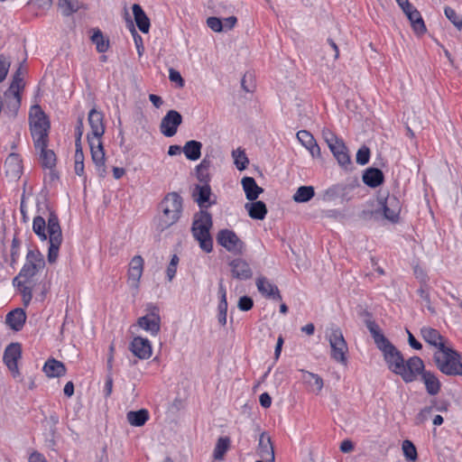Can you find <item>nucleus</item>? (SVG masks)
Segmentation results:
<instances>
[{
	"label": "nucleus",
	"instance_id": "obj_35",
	"mask_svg": "<svg viewBox=\"0 0 462 462\" xmlns=\"http://www.w3.org/2000/svg\"><path fill=\"white\" fill-rule=\"evenodd\" d=\"M407 18L410 21L415 34L420 36L427 32L424 20L418 9H414L412 13H409V16Z\"/></svg>",
	"mask_w": 462,
	"mask_h": 462
},
{
	"label": "nucleus",
	"instance_id": "obj_33",
	"mask_svg": "<svg viewBox=\"0 0 462 462\" xmlns=\"http://www.w3.org/2000/svg\"><path fill=\"white\" fill-rule=\"evenodd\" d=\"M347 185L336 184L323 191L321 199L324 201H333L337 198L345 199L346 196Z\"/></svg>",
	"mask_w": 462,
	"mask_h": 462
},
{
	"label": "nucleus",
	"instance_id": "obj_32",
	"mask_svg": "<svg viewBox=\"0 0 462 462\" xmlns=\"http://www.w3.org/2000/svg\"><path fill=\"white\" fill-rule=\"evenodd\" d=\"M191 234L203 252L209 254L213 251V237L210 230L191 232Z\"/></svg>",
	"mask_w": 462,
	"mask_h": 462
},
{
	"label": "nucleus",
	"instance_id": "obj_26",
	"mask_svg": "<svg viewBox=\"0 0 462 462\" xmlns=\"http://www.w3.org/2000/svg\"><path fill=\"white\" fill-rule=\"evenodd\" d=\"M132 11L134 22L143 33H148L151 26L150 19L139 4H134Z\"/></svg>",
	"mask_w": 462,
	"mask_h": 462
},
{
	"label": "nucleus",
	"instance_id": "obj_57",
	"mask_svg": "<svg viewBox=\"0 0 462 462\" xmlns=\"http://www.w3.org/2000/svg\"><path fill=\"white\" fill-rule=\"evenodd\" d=\"M18 290L22 294L23 305L27 307L32 299V288L24 284Z\"/></svg>",
	"mask_w": 462,
	"mask_h": 462
},
{
	"label": "nucleus",
	"instance_id": "obj_16",
	"mask_svg": "<svg viewBox=\"0 0 462 462\" xmlns=\"http://www.w3.org/2000/svg\"><path fill=\"white\" fill-rule=\"evenodd\" d=\"M256 287L258 291L263 296L264 298L273 300H282V295L280 293V291L278 287L270 282L267 278L261 276L257 278L256 280Z\"/></svg>",
	"mask_w": 462,
	"mask_h": 462
},
{
	"label": "nucleus",
	"instance_id": "obj_53",
	"mask_svg": "<svg viewBox=\"0 0 462 462\" xmlns=\"http://www.w3.org/2000/svg\"><path fill=\"white\" fill-rule=\"evenodd\" d=\"M207 25L215 32H224L223 21L217 16H210L207 19Z\"/></svg>",
	"mask_w": 462,
	"mask_h": 462
},
{
	"label": "nucleus",
	"instance_id": "obj_14",
	"mask_svg": "<svg viewBox=\"0 0 462 462\" xmlns=\"http://www.w3.org/2000/svg\"><path fill=\"white\" fill-rule=\"evenodd\" d=\"M232 277L236 280L245 281L253 276V271L249 263L242 259L236 258L229 263Z\"/></svg>",
	"mask_w": 462,
	"mask_h": 462
},
{
	"label": "nucleus",
	"instance_id": "obj_5",
	"mask_svg": "<svg viewBox=\"0 0 462 462\" xmlns=\"http://www.w3.org/2000/svg\"><path fill=\"white\" fill-rule=\"evenodd\" d=\"M438 369L449 376L462 375L461 355L452 347L447 346L433 356Z\"/></svg>",
	"mask_w": 462,
	"mask_h": 462
},
{
	"label": "nucleus",
	"instance_id": "obj_13",
	"mask_svg": "<svg viewBox=\"0 0 462 462\" xmlns=\"http://www.w3.org/2000/svg\"><path fill=\"white\" fill-rule=\"evenodd\" d=\"M182 124V116L177 110H169L162 117L160 131L166 137L176 134L178 127Z\"/></svg>",
	"mask_w": 462,
	"mask_h": 462
},
{
	"label": "nucleus",
	"instance_id": "obj_34",
	"mask_svg": "<svg viewBox=\"0 0 462 462\" xmlns=\"http://www.w3.org/2000/svg\"><path fill=\"white\" fill-rule=\"evenodd\" d=\"M201 149L202 143L200 142L190 140L184 144L182 152L188 160L197 161L201 156Z\"/></svg>",
	"mask_w": 462,
	"mask_h": 462
},
{
	"label": "nucleus",
	"instance_id": "obj_38",
	"mask_svg": "<svg viewBox=\"0 0 462 462\" xmlns=\"http://www.w3.org/2000/svg\"><path fill=\"white\" fill-rule=\"evenodd\" d=\"M315 196V189L312 186H300L293 194L292 199L298 203L309 202Z\"/></svg>",
	"mask_w": 462,
	"mask_h": 462
},
{
	"label": "nucleus",
	"instance_id": "obj_60",
	"mask_svg": "<svg viewBox=\"0 0 462 462\" xmlns=\"http://www.w3.org/2000/svg\"><path fill=\"white\" fill-rule=\"evenodd\" d=\"M169 79L171 82L176 83L180 88H182L185 84V81L181 77L180 73L173 68H171L169 69Z\"/></svg>",
	"mask_w": 462,
	"mask_h": 462
},
{
	"label": "nucleus",
	"instance_id": "obj_3",
	"mask_svg": "<svg viewBox=\"0 0 462 462\" xmlns=\"http://www.w3.org/2000/svg\"><path fill=\"white\" fill-rule=\"evenodd\" d=\"M383 359L388 369L401 376L406 383L417 380L419 373L423 370V360L420 356H414L405 360L402 352L395 346L384 353Z\"/></svg>",
	"mask_w": 462,
	"mask_h": 462
},
{
	"label": "nucleus",
	"instance_id": "obj_55",
	"mask_svg": "<svg viewBox=\"0 0 462 462\" xmlns=\"http://www.w3.org/2000/svg\"><path fill=\"white\" fill-rule=\"evenodd\" d=\"M10 65V60L5 55L0 54V83L5 79Z\"/></svg>",
	"mask_w": 462,
	"mask_h": 462
},
{
	"label": "nucleus",
	"instance_id": "obj_44",
	"mask_svg": "<svg viewBox=\"0 0 462 462\" xmlns=\"http://www.w3.org/2000/svg\"><path fill=\"white\" fill-rule=\"evenodd\" d=\"M6 108L13 116H16L21 106L22 94H11L10 98H5Z\"/></svg>",
	"mask_w": 462,
	"mask_h": 462
},
{
	"label": "nucleus",
	"instance_id": "obj_45",
	"mask_svg": "<svg viewBox=\"0 0 462 462\" xmlns=\"http://www.w3.org/2000/svg\"><path fill=\"white\" fill-rule=\"evenodd\" d=\"M402 451L407 461L413 462L418 457V453L415 445L409 439L402 442Z\"/></svg>",
	"mask_w": 462,
	"mask_h": 462
},
{
	"label": "nucleus",
	"instance_id": "obj_39",
	"mask_svg": "<svg viewBox=\"0 0 462 462\" xmlns=\"http://www.w3.org/2000/svg\"><path fill=\"white\" fill-rule=\"evenodd\" d=\"M125 16H126V18H125L126 19V26L132 33L138 55L142 56L143 53V51H144L143 44V38L137 32V31L134 27V24L132 19L129 17V14L127 12H125Z\"/></svg>",
	"mask_w": 462,
	"mask_h": 462
},
{
	"label": "nucleus",
	"instance_id": "obj_11",
	"mask_svg": "<svg viewBox=\"0 0 462 462\" xmlns=\"http://www.w3.org/2000/svg\"><path fill=\"white\" fill-rule=\"evenodd\" d=\"M191 198L198 204L199 210H208L217 204V196L212 192L210 184H195L191 189Z\"/></svg>",
	"mask_w": 462,
	"mask_h": 462
},
{
	"label": "nucleus",
	"instance_id": "obj_52",
	"mask_svg": "<svg viewBox=\"0 0 462 462\" xmlns=\"http://www.w3.org/2000/svg\"><path fill=\"white\" fill-rule=\"evenodd\" d=\"M417 293L425 301L428 310L430 313L435 314L436 313L435 309L431 306L430 296V292H429V286L428 287H420L417 290Z\"/></svg>",
	"mask_w": 462,
	"mask_h": 462
},
{
	"label": "nucleus",
	"instance_id": "obj_7",
	"mask_svg": "<svg viewBox=\"0 0 462 462\" xmlns=\"http://www.w3.org/2000/svg\"><path fill=\"white\" fill-rule=\"evenodd\" d=\"M45 266L43 254L38 249H29L26 254L25 263L19 273V277H23L24 282H29L34 277L40 270Z\"/></svg>",
	"mask_w": 462,
	"mask_h": 462
},
{
	"label": "nucleus",
	"instance_id": "obj_12",
	"mask_svg": "<svg viewBox=\"0 0 462 462\" xmlns=\"http://www.w3.org/2000/svg\"><path fill=\"white\" fill-rule=\"evenodd\" d=\"M365 316L369 318L365 320V327L369 330L377 348L383 356L384 353L393 349L394 345L383 335L378 324L374 320L371 319L372 314L366 311Z\"/></svg>",
	"mask_w": 462,
	"mask_h": 462
},
{
	"label": "nucleus",
	"instance_id": "obj_62",
	"mask_svg": "<svg viewBox=\"0 0 462 462\" xmlns=\"http://www.w3.org/2000/svg\"><path fill=\"white\" fill-rule=\"evenodd\" d=\"M432 411L431 406H426L423 409L420 410V411L417 414L415 420L417 424L423 423L425 420H428L429 416L430 415Z\"/></svg>",
	"mask_w": 462,
	"mask_h": 462
},
{
	"label": "nucleus",
	"instance_id": "obj_10",
	"mask_svg": "<svg viewBox=\"0 0 462 462\" xmlns=\"http://www.w3.org/2000/svg\"><path fill=\"white\" fill-rule=\"evenodd\" d=\"M217 242L226 251L235 254H242L245 249V243L231 229H221L217 235Z\"/></svg>",
	"mask_w": 462,
	"mask_h": 462
},
{
	"label": "nucleus",
	"instance_id": "obj_51",
	"mask_svg": "<svg viewBox=\"0 0 462 462\" xmlns=\"http://www.w3.org/2000/svg\"><path fill=\"white\" fill-rule=\"evenodd\" d=\"M358 217L364 221H370L372 219L377 220L381 217V208L363 209L359 212Z\"/></svg>",
	"mask_w": 462,
	"mask_h": 462
},
{
	"label": "nucleus",
	"instance_id": "obj_40",
	"mask_svg": "<svg viewBox=\"0 0 462 462\" xmlns=\"http://www.w3.org/2000/svg\"><path fill=\"white\" fill-rule=\"evenodd\" d=\"M230 446V439L228 437H220L214 448L213 457L215 460H222Z\"/></svg>",
	"mask_w": 462,
	"mask_h": 462
},
{
	"label": "nucleus",
	"instance_id": "obj_1",
	"mask_svg": "<svg viewBox=\"0 0 462 462\" xmlns=\"http://www.w3.org/2000/svg\"><path fill=\"white\" fill-rule=\"evenodd\" d=\"M46 208L49 210L47 223L42 216L34 217L32 231L42 241H46L49 235L50 245L47 260L50 263H54L58 259L60 247L62 243V231L58 215L48 205H46Z\"/></svg>",
	"mask_w": 462,
	"mask_h": 462
},
{
	"label": "nucleus",
	"instance_id": "obj_59",
	"mask_svg": "<svg viewBox=\"0 0 462 462\" xmlns=\"http://www.w3.org/2000/svg\"><path fill=\"white\" fill-rule=\"evenodd\" d=\"M323 137L330 151L332 146L337 145L340 143V141H343L330 131H323Z\"/></svg>",
	"mask_w": 462,
	"mask_h": 462
},
{
	"label": "nucleus",
	"instance_id": "obj_63",
	"mask_svg": "<svg viewBox=\"0 0 462 462\" xmlns=\"http://www.w3.org/2000/svg\"><path fill=\"white\" fill-rule=\"evenodd\" d=\"M195 171H196V178L198 179L199 185H206V184L210 183L211 176L208 173V171H198V170H195Z\"/></svg>",
	"mask_w": 462,
	"mask_h": 462
},
{
	"label": "nucleus",
	"instance_id": "obj_64",
	"mask_svg": "<svg viewBox=\"0 0 462 462\" xmlns=\"http://www.w3.org/2000/svg\"><path fill=\"white\" fill-rule=\"evenodd\" d=\"M28 5L37 9L46 10L51 7V0H30Z\"/></svg>",
	"mask_w": 462,
	"mask_h": 462
},
{
	"label": "nucleus",
	"instance_id": "obj_56",
	"mask_svg": "<svg viewBox=\"0 0 462 462\" xmlns=\"http://www.w3.org/2000/svg\"><path fill=\"white\" fill-rule=\"evenodd\" d=\"M237 307L242 311H248L254 307V300L247 295L242 296L238 300Z\"/></svg>",
	"mask_w": 462,
	"mask_h": 462
},
{
	"label": "nucleus",
	"instance_id": "obj_4",
	"mask_svg": "<svg viewBox=\"0 0 462 462\" xmlns=\"http://www.w3.org/2000/svg\"><path fill=\"white\" fill-rule=\"evenodd\" d=\"M162 216L160 217L158 228L163 231L179 221L183 210V199L177 192L168 193L160 203Z\"/></svg>",
	"mask_w": 462,
	"mask_h": 462
},
{
	"label": "nucleus",
	"instance_id": "obj_43",
	"mask_svg": "<svg viewBox=\"0 0 462 462\" xmlns=\"http://www.w3.org/2000/svg\"><path fill=\"white\" fill-rule=\"evenodd\" d=\"M25 87L23 78L13 77L8 89L5 92V97L10 98L11 94H21Z\"/></svg>",
	"mask_w": 462,
	"mask_h": 462
},
{
	"label": "nucleus",
	"instance_id": "obj_36",
	"mask_svg": "<svg viewBox=\"0 0 462 462\" xmlns=\"http://www.w3.org/2000/svg\"><path fill=\"white\" fill-rule=\"evenodd\" d=\"M149 412L146 409L130 411L126 414L128 422L134 427H142L149 420Z\"/></svg>",
	"mask_w": 462,
	"mask_h": 462
},
{
	"label": "nucleus",
	"instance_id": "obj_31",
	"mask_svg": "<svg viewBox=\"0 0 462 462\" xmlns=\"http://www.w3.org/2000/svg\"><path fill=\"white\" fill-rule=\"evenodd\" d=\"M5 168L6 169V174L12 177H20L22 174V159L18 153H11L8 155L5 162Z\"/></svg>",
	"mask_w": 462,
	"mask_h": 462
},
{
	"label": "nucleus",
	"instance_id": "obj_61",
	"mask_svg": "<svg viewBox=\"0 0 462 462\" xmlns=\"http://www.w3.org/2000/svg\"><path fill=\"white\" fill-rule=\"evenodd\" d=\"M83 116L78 117L77 125L75 127V143H81V137L84 131Z\"/></svg>",
	"mask_w": 462,
	"mask_h": 462
},
{
	"label": "nucleus",
	"instance_id": "obj_23",
	"mask_svg": "<svg viewBox=\"0 0 462 462\" xmlns=\"http://www.w3.org/2000/svg\"><path fill=\"white\" fill-rule=\"evenodd\" d=\"M419 375H421V380L424 383L426 391L430 395H436L439 393L441 388V383L432 372L425 370L424 364L423 370L419 373Z\"/></svg>",
	"mask_w": 462,
	"mask_h": 462
},
{
	"label": "nucleus",
	"instance_id": "obj_9",
	"mask_svg": "<svg viewBox=\"0 0 462 462\" xmlns=\"http://www.w3.org/2000/svg\"><path fill=\"white\" fill-rule=\"evenodd\" d=\"M147 314L137 319V325L155 337L161 330L160 309L153 303L146 305Z\"/></svg>",
	"mask_w": 462,
	"mask_h": 462
},
{
	"label": "nucleus",
	"instance_id": "obj_58",
	"mask_svg": "<svg viewBox=\"0 0 462 462\" xmlns=\"http://www.w3.org/2000/svg\"><path fill=\"white\" fill-rule=\"evenodd\" d=\"M304 378L306 380L309 379V383L315 385L319 391L322 389L323 379L319 374L310 372H306V376Z\"/></svg>",
	"mask_w": 462,
	"mask_h": 462
},
{
	"label": "nucleus",
	"instance_id": "obj_47",
	"mask_svg": "<svg viewBox=\"0 0 462 462\" xmlns=\"http://www.w3.org/2000/svg\"><path fill=\"white\" fill-rule=\"evenodd\" d=\"M370 157V148L365 144H363L356 152V162L357 164L364 166L369 162Z\"/></svg>",
	"mask_w": 462,
	"mask_h": 462
},
{
	"label": "nucleus",
	"instance_id": "obj_54",
	"mask_svg": "<svg viewBox=\"0 0 462 462\" xmlns=\"http://www.w3.org/2000/svg\"><path fill=\"white\" fill-rule=\"evenodd\" d=\"M413 273L417 280H419L420 287H428L429 276L426 272L420 266L416 265L413 268Z\"/></svg>",
	"mask_w": 462,
	"mask_h": 462
},
{
	"label": "nucleus",
	"instance_id": "obj_19",
	"mask_svg": "<svg viewBox=\"0 0 462 462\" xmlns=\"http://www.w3.org/2000/svg\"><path fill=\"white\" fill-rule=\"evenodd\" d=\"M213 226L212 215L208 210H199L194 214L190 231H207Z\"/></svg>",
	"mask_w": 462,
	"mask_h": 462
},
{
	"label": "nucleus",
	"instance_id": "obj_15",
	"mask_svg": "<svg viewBox=\"0 0 462 462\" xmlns=\"http://www.w3.org/2000/svg\"><path fill=\"white\" fill-rule=\"evenodd\" d=\"M130 351L140 359H148L152 356V345L149 339L135 337L132 340L130 346Z\"/></svg>",
	"mask_w": 462,
	"mask_h": 462
},
{
	"label": "nucleus",
	"instance_id": "obj_30",
	"mask_svg": "<svg viewBox=\"0 0 462 462\" xmlns=\"http://www.w3.org/2000/svg\"><path fill=\"white\" fill-rule=\"evenodd\" d=\"M22 357V346L20 343H10L4 351L3 361L5 365H14Z\"/></svg>",
	"mask_w": 462,
	"mask_h": 462
},
{
	"label": "nucleus",
	"instance_id": "obj_18",
	"mask_svg": "<svg viewBox=\"0 0 462 462\" xmlns=\"http://www.w3.org/2000/svg\"><path fill=\"white\" fill-rule=\"evenodd\" d=\"M420 335L429 345L437 347L439 349V352L447 347L444 337L439 333V330L433 328H421Z\"/></svg>",
	"mask_w": 462,
	"mask_h": 462
},
{
	"label": "nucleus",
	"instance_id": "obj_41",
	"mask_svg": "<svg viewBox=\"0 0 462 462\" xmlns=\"http://www.w3.org/2000/svg\"><path fill=\"white\" fill-rule=\"evenodd\" d=\"M58 6L64 16H70L80 8L79 0H59Z\"/></svg>",
	"mask_w": 462,
	"mask_h": 462
},
{
	"label": "nucleus",
	"instance_id": "obj_29",
	"mask_svg": "<svg viewBox=\"0 0 462 462\" xmlns=\"http://www.w3.org/2000/svg\"><path fill=\"white\" fill-rule=\"evenodd\" d=\"M143 270V259L141 255H135L129 263L128 279L133 282L135 286L140 281Z\"/></svg>",
	"mask_w": 462,
	"mask_h": 462
},
{
	"label": "nucleus",
	"instance_id": "obj_17",
	"mask_svg": "<svg viewBox=\"0 0 462 462\" xmlns=\"http://www.w3.org/2000/svg\"><path fill=\"white\" fill-rule=\"evenodd\" d=\"M330 152H332L335 159L337 161L338 164L345 171L353 170V163L348 153V149L345 144L344 141H340V143L337 145L332 146Z\"/></svg>",
	"mask_w": 462,
	"mask_h": 462
},
{
	"label": "nucleus",
	"instance_id": "obj_21",
	"mask_svg": "<svg viewBox=\"0 0 462 462\" xmlns=\"http://www.w3.org/2000/svg\"><path fill=\"white\" fill-rule=\"evenodd\" d=\"M49 140L43 141L42 143H34V147L36 150H40L41 154V161H42V166L43 168H47L50 170H52L56 166V154L52 150H49L48 147Z\"/></svg>",
	"mask_w": 462,
	"mask_h": 462
},
{
	"label": "nucleus",
	"instance_id": "obj_46",
	"mask_svg": "<svg viewBox=\"0 0 462 462\" xmlns=\"http://www.w3.org/2000/svg\"><path fill=\"white\" fill-rule=\"evenodd\" d=\"M444 14L446 17L454 24V26L461 31L462 29V15L457 14V12L450 6L444 8Z\"/></svg>",
	"mask_w": 462,
	"mask_h": 462
},
{
	"label": "nucleus",
	"instance_id": "obj_42",
	"mask_svg": "<svg viewBox=\"0 0 462 462\" xmlns=\"http://www.w3.org/2000/svg\"><path fill=\"white\" fill-rule=\"evenodd\" d=\"M377 201L380 206L390 207V208H393V210H396L401 213L402 204L396 196H394V195L381 196L380 195L377 197Z\"/></svg>",
	"mask_w": 462,
	"mask_h": 462
},
{
	"label": "nucleus",
	"instance_id": "obj_28",
	"mask_svg": "<svg viewBox=\"0 0 462 462\" xmlns=\"http://www.w3.org/2000/svg\"><path fill=\"white\" fill-rule=\"evenodd\" d=\"M245 209L251 218L255 220H263L267 215L266 204L262 200H254L245 205Z\"/></svg>",
	"mask_w": 462,
	"mask_h": 462
},
{
	"label": "nucleus",
	"instance_id": "obj_37",
	"mask_svg": "<svg viewBox=\"0 0 462 462\" xmlns=\"http://www.w3.org/2000/svg\"><path fill=\"white\" fill-rule=\"evenodd\" d=\"M93 33L90 40L96 45L97 52L104 53L109 49V40L106 38L100 29L95 28L92 30Z\"/></svg>",
	"mask_w": 462,
	"mask_h": 462
},
{
	"label": "nucleus",
	"instance_id": "obj_27",
	"mask_svg": "<svg viewBox=\"0 0 462 462\" xmlns=\"http://www.w3.org/2000/svg\"><path fill=\"white\" fill-rule=\"evenodd\" d=\"M42 371L45 373L46 376L54 378L65 375L67 369L62 362L54 358H49L45 362Z\"/></svg>",
	"mask_w": 462,
	"mask_h": 462
},
{
	"label": "nucleus",
	"instance_id": "obj_8",
	"mask_svg": "<svg viewBox=\"0 0 462 462\" xmlns=\"http://www.w3.org/2000/svg\"><path fill=\"white\" fill-rule=\"evenodd\" d=\"M328 337L331 347V358L337 363L346 365L347 358L346 354L348 351V347L341 329L339 328H331Z\"/></svg>",
	"mask_w": 462,
	"mask_h": 462
},
{
	"label": "nucleus",
	"instance_id": "obj_2",
	"mask_svg": "<svg viewBox=\"0 0 462 462\" xmlns=\"http://www.w3.org/2000/svg\"><path fill=\"white\" fill-rule=\"evenodd\" d=\"M91 133L87 134V140L90 148L91 159L101 177L106 173V153L102 136L105 134L104 114L93 107L88 116Z\"/></svg>",
	"mask_w": 462,
	"mask_h": 462
},
{
	"label": "nucleus",
	"instance_id": "obj_48",
	"mask_svg": "<svg viewBox=\"0 0 462 462\" xmlns=\"http://www.w3.org/2000/svg\"><path fill=\"white\" fill-rule=\"evenodd\" d=\"M233 156L237 170L244 171L247 167V164L249 163V160L246 157L245 152L244 151L239 150L234 151Z\"/></svg>",
	"mask_w": 462,
	"mask_h": 462
},
{
	"label": "nucleus",
	"instance_id": "obj_22",
	"mask_svg": "<svg viewBox=\"0 0 462 462\" xmlns=\"http://www.w3.org/2000/svg\"><path fill=\"white\" fill-rule=\"evenodd\" d=\"M362 180L367 187L375 189L383 183L384 175L379 168L369 167L364 171Z\"/></svg>",
	"mask_w": 462,
	"mask_h": 462
},
{
	"label": "nucleus",
	"instance_id": "obj_24",
	"mask_svg": "<svg viewBox=\"0 0 462 462\" xmlns=\"http://www.w3.org/2000/svg\"><path fill=\"white\" fill-rule=\"evenodd\" d=\"M241 183L245 193V197L249 201L256 200L260 194L263 192V189L257 185L253 177H244Z\"/></svg>",
	"mask_w": 462,
	"mask_h": 462
},
{
	"label": "nucleus",
	"instance_id": "obj_50",
	"mask_svg": "<svg viewBox=\"0 0 462 462\" xmlns=\"http://www.w3.org/2000/svg\"><path fill=\"white\" fill-rule=\"evenodd\" d=\"M381 216L392 223H398L400 219V212L393 210V208L387 206H380Z\"/></svg>",
	"mask_w": 462,
	"mask_h": 462
},
{
	"label": "nucleus",
	"instance_id": "obj_20",
	"mask_svg": "<svg viewBox=\"0 0 462 462\" xmlns=\"http://www.w3.org/2000/svg\"><path fill=\"white\" fill-rule=\"evenodd\" d=\"M26 313L22 308H16L6 314L5 323L14 331L23 329L26 322Z\"/></svg>",
	"mask_w": 462,
	"mask_h": 462
},
{
	"label": "nucleus",
	"instance_id": "obj_25",
	"mask_svg": "<svg viewBox=\"0 0 462 462\" xmlns=\"http://www.w3.org/2000/svg\"><path fill=\"white\" fill-rule=\"evenodd\" d=\"M258 452L263 459L274 462V450L271 438L265 432L261 433L259 438Z\"/></svg>",
	"mask_w": 462,
	"mask_h": 462
},
{
	"label": "nucleus",
	"instance_id": "obj_6",
	"mask_svg": "<svg viewBox=\"0 0 462 462\" xmlns=\"http://www.w3.org/2000/svg\"><path fill=\"white\" fill-rule=\"evenodd\" d=\"M29 127L33 143L49 140L51 122L42 106L35 104L29 112Z\"/></svg>",
	"mask_w": 462,
	"mask_h": 462
},
{
	"label": "nucleus",
	"instance_id": "obj_49",
	"mask_svg": "<svg viewBox=\"0 0 462 462\" xmlns=\"http://www.w3.org/2000/svg\"><path fill=\"white\" fill-rule=\"evenodd\" d=\"M297 139L308 150L316 142L314 136L307 130H300L297 133Z\"/></svg>",
	"mask_w": 462,
	"mask_h": 462
}]
</instances>
